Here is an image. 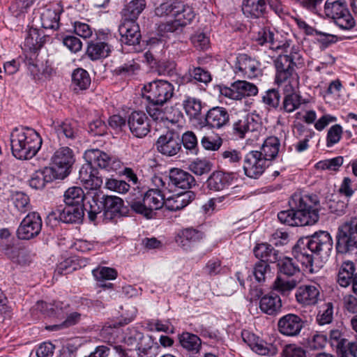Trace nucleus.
<instances>
[{
    "label": "nucleus",
    "instance_id": "nucleus-1",
    "mask_svg": "<svg viewBox=\"0 0 357 357\" xmlns=\"http://www.w3.org/2000/svg\"><path fill=\"white\" fill-rule=\"evenodd\" d=\"M319 204L316 195L294 194L290 202L291 209L280 211L278 220L293 227L314 225L319 220Z\"/></svg>",
    "mask_w": 357,
    "mask_h": 357
},
{
    "label": "nucleus",
    "instance_id": "nucleus-2",
    "mask_svg": "<svg viewBox=\"0 0 357 357\" xmlns=\"http://www.w3.org/2000/svg\"><path fill=\"white\" fill-rule=\"evenodd\" d=\"M333 248V240L328 231H319L310 237L300 238L294 246L292 254L294 259L299 261L310 272H314L313 264L315 258L313 254L326 259Z\"/></svg>",
    "mask_w": 357,
    "mask_h": 357
},
{
    "label": "nucleus",
    "instance_id": "nucleus-3",
    "mask_svg": "<svg viewBox=\"0 0 357 357\" xmlns=\"http://www.w3.org/2000/svg\"><path fill=\"white\" fill-rule=\"evenodd\" d=\"M42 144L40 136L31 128H15L10 135L13 155L20 160L32 158Z\"/></svg>",
    "mask_w": 357,
    "mask_h": 357
},
{
    "label": "nucleus",
    "instance_id": "nucleus-4",
    "mask_svg": "<svg viewBox=\"0 0 357 357\" xmlns=\"http://www.w3.org/2000/svg\"><path fill=\"white\" fill-rule=\"evenodd\" d=\"M165 190L156 188L150 189L146 192L139 190H134L128 199L130 208L136 213L140 214L147 219L153 217L155 211L160 209L165 204Z\"/></svg>",
    "mask_w": 357,
    "mask_h": 357
},
{
    "label": "nucleus",
    "instance_id": "nucleus-5",
    "mask_svg": "<svg viewBox=\"0 0 357 357\" xmlns=\"http://www.w3.org/2000/svg\"><path fill=\"white\" fill-rule=\"evenodd\" d=\"M153 185L158 188L168 192H176L178 190H188L196 185L195 178L188 172L178 168L169 170L168 176H153Z\"/></svg>",
    "mask_w": 357,
    "mask_h": 357
},
{
    "label": "nucleus",
    "instance_id": "nucleus-6",
    "mask_svg": "<svg viewBox=\"0 0 357 357\" xmlns=\"http://www.w3.org/2000/svg\"><path fill=\"white\" fill-rule=\"evenodd\" d=\"M324 13L333 20L335 24L343 30H351L356 24L345 0H326Z\"/></svg>",
    "mask_w": 357,
    "mask_h": 357
},
{
    "label": "nucleus",
    "instance_id": "nucleus-7",
    "mask_svg": "<svg viewBox=\"0 0 357 357\" xmlns=\"http://www.w3.org/2000/svg\"><path fill=\"white\" fill-rule=\"evenodd\" d=\"M336 241V249L340 253L357 248V217L351 218L338 227Z\"/></svg>",
    "mask_w": 357,
    "mask_h": 357
},
{
    "label": "nucleus",
    "instance_id": "nucleus-8",
    "mask_svg": "<svg viewBox=\"0 0 357 357\" xmlns=\"http://www.w3.org/2000/svg\"><path fill=\"white\" fill-rule=\"evenodd\" d=\"M143 97L156 104H165L174 95V86L167 81L158 80L144 85Z\"/></svg>",
    "mask_w": 357,
    "mask_h": 357
},
{
    "label": "nucleus",
    "instance_id": "nucleus-9",
    "mask_svg": "<svg viewBox=\"0 0 357 357\" xmlns=\"http://www.w3.org/2000/svg\"><path fill=\"white\" fill-rule=\"evenodd\" d=\"M52 166L49 168L53 170V174L58 179H64L70 172L75 162V156L73 151L63 146L58 149L51 158Z\"/></svg>",
    "mask_w": 357,
    "mask_h": 357
},
{
    "label": "nucleus",
    "instance_id": "nucleus-10",
    "mask_svg": "<svg viewBox=\"0 0 357 357\" xmlns=\"http://www.w3.org/2000/svg\"><path fill=\"white\" fill-rule=\"evenodd\" d=\"M84 157L93 165L107 172H116L121 168L122 163L118 158L99 149L86 151Z\"/></svg>",
    "mask_w": 357,
    "mask_h": 357
},
{
    "label": "nucleus",
    "instance_id": "nucleus-11",
    "mask_svg": "<svg viewBox=\"0 0 357 357\" xmlns=\"http://www.w3.org/2000/svg\"><path fill=\"white\" fill-rule=\"evenodd\" d=\"M195 13L193 8L180 1L174 20L167 22L162 26L161 29L166 32L173 33L180 28L190 24L195 18Z\"/></svg>",
    "mask_w": 357,
    "mask_h": 357
},
{
    "label": "nucleus",
    "instance_id": "nucleus-12",
    "mask_svg": "<svg viewBox=\"0 0 357 357\" xmlns=\"http://www.w3.org/2000/svg\"><path fill=\"white\" fill-rule=\"evenodd\" d=\"M268 166L264 158L258 153V151L248 152L243 159V171L251 178H258Z\"/></svg>",
    "mask_w": 357,
    "mask_h": 357
},
{
    "label": "nucleus",
    "instance_id": "nucleus-13",
    "mask_svg": "<svg viewBox=\"0 0 357 357\" xmlns=\"http://www.w3.org/2000/svg\"><path fill=\"white\" fill-rule=\"evenodd\" d=\"M180 133L175 130H169L161 135L156 142L158 151L167 156L176 155L181 150Z\"/></svg>",
    "mask_w": 357,
    "mask_h": 357
},
{
    "label": "nucleus",
    "instance_id": "nucleus-14",
    "mask_svg": "<svg viewBox=\"0 0 357 357\" xmlns=\"http://www.w3.org/2000/svg\"><path fill=\"white\" fill-rule=\"evenodd\" d=\"M42 220L40 216L36 212L29 213L22 221L19 226L17 234L19 238L31 239L41 231Z\"/></svg>",
    "mask_w": 357,
    "mask_h": 357
},
{
    "label": "nucleus",
    "instance_id": "nucleus-15",
    "mask_svg": "<svg viewBox=\"0 0 357 357\" xmlns=\"http://www.w3.org/2000/svg\"><path fill=\"white\" fill-rule=\"evenodd\" d=\"M321 287L315 282L301 285L296 289V301L304 306L316 305L320 300Z\"/></svg>",
    "mask_w": 357,
    "mask_h": 357
},
{
    "label": "nucleus",
    "instance_id": "nucleus-16",
    "mask_svg": "<svg viewBox=\"0 0 357 357\" xmlns=\"http://www.w3.org/2000/svg\"><path fill=\"white\" fill-rule=\"evenodd\" d=\"M128 124L132 134L139 138L145 137L150 131V125L146 114L134 111L128 116Z\"/></svg>",
    "mask_w": 357,
    "mask_h": 357
},
{
    "label": "nucleus",
    "instance_id": "nucleus-17",
    "mask_svg": "<svg viewBox=\"0 0 357 357\" xmlns=\"http://www.w3.org/2000/svg\"><path fill=\"white\" fill-rule=\"evenodd\" d=\"M260 128L258 116L254 114L240 115L233 123L234 133L241 138L245 137L247 133L258 130Z\"/></svg>",
    "mask_w": 357,
    "mask_h": 357
},
{
    "label": "nucleus",
    "instance_id": "nucleus-18",
    "mask_svg": "<svg viewBox=\"0 0 357 357\" xmlns=\"http://www.w3.org/2000/svg\"><path fill=\"white\" fill-rule=\"evenodd\" d=\"M241 336L243 341L249 345L251 349L259 355L274 356L278 351V348L275 344L259 340L255 335L248 331H243Z\"/></svg>",
    "mask_w": 357,
    "mask_h": 357
},
{
    "label": "nucleus",
    "instance_id": "nucleus-19",
    "mask_svg": "<svg viewBox=\"0 0 357 357\" xmlns=\"http://www.w3.org/2000/svg\"><path fill=\"white\" fill-rule=\"evenodd\" d=\"M119 31L122 43L128 45H135L139 43L141 33L139 26L135 21L123 20L119 25Z\"/></svg>",
    "mask_w": 357,
    "mask_h": 357
},
{
    "label": "nucleus",
    "instance_id": "nucleus-20",
    "mask_svg": "<svg viewBox=\"0 0 357 357\" xmlns=\"http://www.w3.org/2000/svg\"><path fill=\"white\" fill-rule=\"evenodd\" d=\"M279 331L287 336H295L299 334L302 328V319L294 314L283 316L278 321Z\"/></svg>",
    "mask_w": 357,
    "mask_h": 357
},
{
    "label": "nucleus",
    "instance_id": "nucleus-21",
    "mask_svg": "<svg viewBox=\"0 0 357 357\" xmlns=\"http://www.w3.org/2000/svg\"><path fill=\"white\" fill-rule=\"evenodd\" d=\"M204 121L210 128L219 129L229 123V114L225 108L214 107L207 112Z\"/></svg>",
    "mask_w": 357,
    "mask_h": 357
},
{
    "label": "nucleus",
    "instance_id": "nucleus-22",
    "mask_svg": "<svg viewBox=\"0 0 357 357\" xmlns=\"http://www.w3.org/2000/svg\"><path fill=\"white\" fill-rule=\"evenodd\" d=\"M282 301L280 297L270 293L263 296L259 301V308L262 312L270 316H276L282 311Z\"/></svg>",
    "mask_w": 357,
    "mask_h": 357
},
{
    "label": "nucleus",
    "instance_id": "nucleus-23",
    "mask_svg": "<svg viewBox=\"0 0 357 357\" xmlns=\"http://www.w3.org/2000/svg\"><path fill=\"white\" fill-rule=\"evenodd\" d=\"M204 234L193 228H186L181 231L176 238V242L183 249L190 250L195 243L199 242Z\"/></svg>",
    "mask_w": 357,
    "mask_h": 357
},
{
    "label": "nucleus",
    "instance_id": "nucleus-24",
    "mask_svg": "<svg viewBox=\"0 0 357 357\" xmlns=\"http://www.w3.org/2000/svg\"><path fill=\"white\" fill-rule=\"evenodd\" d=\"M91 82V77L84 68H75L72 73L70 89L75 93H79L86 90Z\"/></svg>",
    "mask_w": 357,
    "mask_h": 357
},
{
    "label": "nucleus",
    "instance_id": "nucleus-25",
    "mask_svg": "<svg viewBox=\"0 0 357 357\" xmlns=\"http://www.w3.org/2000/svg\"><path fill=\"white\" fill-rule=\"evenodd\" d=\"M298 79V75L294 72V68H278L275 82L284 91L288 86L295 89Z\"/></svg>",
    "mask_w": 357,
    "mask_h": 357
},
{
    "label": "nucleus",
    "instance_id": "nucleus-26",
    "mask_svg": "<svg viewBox=\"0 0 357 357\" xmlns=\"http://www.w3.org/2000/svg\"><path fill=\"white\" fill-rule=\"evenodd\" d=\"M104 215L105 218L112 220L123 215L121 211L123 200L116 196H106L103 198Z\"/></svg>",
    "mask_w": 357,
    "mask_h": 357
},
{
    "label": "nucleus",
    "instance_id": "nucleus-27",
    "mask_svg": "<svg viewBox=\"0 0 357 357\" xmlns=\"http://www.w3.org/2000/svg\"><path fill=\"white\" fill-rule=\"evenodd\" d=\"M54 179L58 178L53 174V170L49 167H45L32 174L29 180V185L32 188L43 189L47 183L52 182Z\"/></svg>",
    "mask_w": 357,
    "mask_h": 357
},
{
    "label": "nucleus",
    "instance_id": "nucleus-28",
    "mask_svg": "<svg viewBox=\"0 0 357 357\" xmlns=\"http://www.w3.org/2000/svg\"><path fill=\"white\" fill-rule=\"evenodd\" d=\"M284 98L281 110L287 113H291L298 109L302 104V97L295 92V89L288 86L283 91Z\"/></svg>",
    "mask_w": 357,
    "mask_h": 357
},
{
    "label": "nucleus",
    "instance_id": "nucleus-29",
    "mask_svg": "<svg viewBox=\"0 0 357 357\" xmlns=\"http://www.w3.org/2000/svg\"><path fill=\"white\" fill-rule=\"evenodd\" d=\"M86 161L87 162L84 164L79 171V179L86 189L96 190L102 184V178H96L92 181L89 180L95 169L93 168V163Z\"/></svg>",
    "mask_w": 357,
    "mask_h": 357
},
{
    "label": "nucleus",
    "instance_id": "nucleus-30",
    "mask_svg": "<svg viewBox=\"0 0 357 357\" xmlns=\"http://www.w3.org/2000/svg\"><path fill=\"white\" fill-rule=\"evenodd\" d=\"M59 212V219L66 223H80L84 215L83 205L66 206Z\"/></svg>",
    "mask_w": 357,
    "mask_h": 357
},
{
    "label": "nucleus",
    "instance_id": "nucleus-31",
    "mask_svg": "<svg viewBox=\"0 0 357 357\" xmlns=\"http://www.w3.org/2000/svg\"><path fill=\"white\" fill-rule=\"evenodd\" d=\"M53 126L59 139H73L78 135L77 123L74 121L54 122Z\"/></svg>",
    "mask_w": 357,
    "mask_h": 357
},
{
    "label": "nucleus",
    "instance_id": "nucleus-32",
    "mask_svg": "<svg viewBox=\"0 0 357 357\" xmlns=\"http://www.w3.org/2000/svg\"><path fill=\"white\" fill-rule=\"evenodd\" d=\"M253 251L257 258L261 259V261H264L267 264L275 263L279 261V252L267 243L258 244L255 247Z\"/></svg>",
    "mask_w": 357,
    "mask_h": 357
},
{
    "label": "nucleus",
    "instance_id": "nucleus-33",
    "mask_svg": "<svg viewBox=\"0 0 357 357\" xmlns=\"http://www.w3.org/2000/svg\"><path fill=\"white\" fill-rule=\"evenodd\" d=\"M195 198L192 191H185L177 193L174 197L168 200L167 208L170 211H178L188 206Z\"/></svg>",
    "mask_w": 357,
    "mask_h": 357
},
{
    "label": "nucleus",
    "instance_id": "nucleus-34",
    "mask_svg": "<svg viewBox=\"0 0 357 357\" xmlns=\"http://www.w3.org/2000/svg\"><path fill=\"white\" fill-rule=\"evenodd\" d=\"M231 177L221 171L214 172L207 180L208 188L211 190L220 191L230 185Z\"/></svg>",
    "mask_w": 357,
    "mask_h": 357
},
{
    "label": "nucleus",
    "instance_id": "nucleus-35",
    "mask_svg": "<svg viewBox=\"0 0 357 357\" xmlns=\"http://www.w3.org/2000/svg\"><path fill=\"white\" fill-rule=\"evenodd\" d=\"M280 145V141L277 137H268L262 144L260 151H258V153L268 162L278 155Z\"/></svg>",
    "mask_w": 357,
    "mask_h": 357
},
{
    "label": "nucleus",
    "instance_id": "nucleus-36",
    "mask_svg": "<svg viewBox=\"0 0 357 357\" xmlns=\"http://www.w3.org/2000/svg\"><path fill=\"white\" fill-rule=\"evenodd\" d=\"M355 270L354 262L351 261H344L339 268L337 279L338 284L342 287H347L355 275Z\"/></svg>",
    "mask_w": 357,
    "mask_h": 357
},
{
    "label": "nucleus",
    "instance_id": "nucleus-37",
    "mask_svg": "<svg viewBox=\"0 0 357 357\" xmlns=\"http://www.w3.org/2000/svg\"><path fill=\"white\" fill-rule=\"evenodd\" d=\"M68 307V304L63 302H54V303H47L43 301H38L36 305V310L41 311L44 314L49 317H59Z\"/></svg>",
    "mask_w": 357,
    "mask_h": 357
},
{
    "label": "nucleus",
    "instance_id": "nucleus-38",
    "mask_svg": "<svg viewBox=\"0 0 357 357\" xmlns=\"http://www.w3.org/2000/svg\"><path fill=\"white\" fill-rule=\"evenodd\" d=\"M110 52V46L104 42L89 43L86 52L88 56L93 61L105 58Z\"/></svg>",
    "mask_w": 357,
    "mask_h": 357
},
{
    "label": "nucleus",
    "instance_id": "nucleus-39",
    "mask_svg": "<svg viewBox=\"0 0 357 357\" xmlns=\"http://www.w3.org/2000/svg\"><path fill=\"white\" fill-rule=\"evenodd\" d=\"M145 0H132L123 10V20L135 21L146 8Z\"/></svg>",
    "mask_w": 357,
    "mask_h": 357
},
{
    "label": "nucleus",
    "instance_id": "nucleus-40",
    "mask_svg": "<svg viewBox=\"0 0 357 357\" xmlns=\"http://www.w3.org/2000/svg\"><path fill=\"white\" fill-rule=\"evenodd\" d=\"M1 250L14 262L22 265H25L29 262L26 252L24 249L6 244L1 245Z\"/></svg>",
    "mask_w": 357,
    "mask_h": 357
},
{
    "label": "nucleus",
    "instance_id": "nucleus-41",
    "mask_svg": "<svg viewBox=\"0 0 357 357\" xmlns=\"http://www.w3.org/2000/svg\"><path fill=\"white\" fill-rule=\"evenodd\" d=\"M266 8L265 0H243V10L245 14H248L253 17L261 16Z\"/></svg>",
    "mask_w": 357,
    "mask_h": 357
},
{
    "label": "nucleus",
    "instance_id": "nucleus-42",
    "mask_svg": "<svg viewBox=\"0 0 357 357\" xmlns=\"http://www.w3.org/2000/svg\"><path fill=\"white\" fill-rule=\"evenodd\" d=\"M41 26L45 29H56L59 28V13L56 10L45 8L40 13Z\"/></svg>",
    "mask_w": 357,
    "mask_h": 357
},
{
    "label": "nucleus",
    "instance_id": "nucleus-43",
    "mask_svg": "<svg viewBox=\"0 0 357 357\" xmlns=\"http://www.w3.org/2000/svg\"><path fill=\"white\" fill-rule=\"evenodd\" d=\"M178 340L182 347L188 351L197 353L201 348V340L195 334L184 332L178 335Z\"/></svg>",
    "mask_w": 357,
    "mask_h": 357
},
{
    "label": "nucleus",
    "instance_id": "nucleus-44",
    "mask_svg": "<svg viewBox=\"0 0 357 357\" xmlns=\"http://www.w3.org/2000/svg\"><path fill=\"white\" fill-rule=\"evenodd\" d=\"M84 199V191L80 187L77 186L69 188L63 195V201L66 206L83 205Z\"/></svg>",
    "mask_w": 357,
    "mask_h": 357
},
{
    "label": "nucleus",
    "instance_id": "nucleus-45",
    "mask_svg": "<svg viewBox=\"0 0 357 357\" xmlns=\"http://www.w3.org/2000/svg\"><path fill=\"white\" fill-rule=\"evenodd\" d=\"M296 278L287 279L278 276L273 284V289L282 295H288L299 283Z\"/></svg>",
    "mask_w": 357,
    "mask_h": 357
},
{
    "label": "nucleus",
    "instance_id": "nucleus-46",
    "mask_svg": "<svg viewBox=\"0 0 357 357\" xmlns=\"http://www.w3.org/2000/svg\"><path fill=\"white\" fill-rule=\"evenodd\" d=\"M187 115L190 118L198 119L201 114L202 104L199 99L188 96L183 102Z\"/></svg>",
    "mask_w": 357,
    "mask_h": 357
},
{
    "label": "nucleus",
    "instance_id": "nucleus-47",
    "mask_svg": "<svg viewBox=\"0 0 357 357\" xmlns=\"http://www.w3.org/2000/svg\"><path fill=\"white\" fill-rule=\"evenodd\" d=\"M43 45V41L39 31L36 28H31L25 38L24 46L30 51L36 52L40 50Z\"/></svg>",
    "mask_w": 357,
    "mask_h": 357
},
{
    "label": "nucleus",
    "instance_id": "nucleus-48",
    "mask_svg": "<svg viewBox=\"0 0 357 357\" xmlns=\"http://www.w3.org/2000/svg\"><path fill=\"white\" fill-rule=\"evenodd\" d=\"M278 266L280 272L287 276H294L300 273L298 266L295 263L294 259L290 257H283L278 261Z\"/></svg>",
    "mask_w": 357,
    "mask_h": 357
},
{
    "label": "nucleus",
    "instance_id": "nucleus-49",
    "mask_svg": "<svg viewBox=\"0 0 357 357\" xmlns=\"http://www.w3.org/2000/svg\"><path fill=\"white\" fill-rule=\"evenodd\" d=\"M137 347L139 357H156L158 354L159 347L154 344L149 337Z\"/></svg>",
    "mask_w": 357,
    "mask_h": 357
},
{
    "label": "nucleus",
    "instance_id": "nucleus-50",
    "mask_svg": "<svg viewBox=\"0 0 357 357\" xmlns=\"http://www.w3.org/2000/svg\"><path fill=\"white\" fill-rule=\"evenodd\" d=\"M164 104H156L151 101H149L148 105L146 106V110L148 114L153 121H163L168 120V116L163 108Z\"/></svg>",
    "mask_w": 357,
    "mask_h": 357
},
{
    "label": "nucleus",
    "instance_id": "nucleus-51",
    "mask_svg": "<svg viewBox=\"0 0 357 357\" xmlns=\"http://www.w3.org/2000/svg\"><path fill=\"white\" fill-rule=\"evenodd\" d=\"M179 2L180 0H169L162 3L160 6L155 8V13L159 17L172 15L175 18Z\"/></svg>",
    "mask_w": 357,
    "mask_h": 357
},
{
    "label": "nucleus",
    "instance_id": "nucleus-52",
    "mask_svg": "<svg viewBox=\"0 0 357 357\" xmlns=\"http://www.w3.org/2000/svg\"><path fill=\"white\" fill-rule=\"evenodd\" d=\"M181 145L192 155H197L198 152L197 139L192 131H187L181 137Z\"/></svg>",
    "mask_w": 357,
    "mask_h": 357
},
{
    "label": "nucleus",
    "instance_id": "nucleus-53",
    "mask_svg": "<svg viewBox=\"0 0 357 357\" xmlns=\"http://www.w3.org/2000/svg\"><path fill=\"white\" fill-rule=\"evenodd\" d=\"M83 209L84 212H87L89 220L93 222L96 219L98 214L104 211L103 203L92 198L86 204H83Z\"/></svg>",
    "mask_w": 357,
    "mask_h": 357
},
{
    "label": "nucleus",
    "instance_id": "nucleus-54",
    "mask_svg": "<svg viewBox=\"0 0 357 357\" xmlns=\"http://www.w3.org/2000/svg\"><path fill=\"white\" fill-rule=\"evenodd\" d=\"M11 201L15 207L22 213H25L31 208L29 196L22 192H15L13 193Z\"/></svg>",
    "mask_w": 357,
    "mask_h": 357
},
{
    "label": "nucleus",
    "instance_id": "nucleus-55",
    "mask_svg": "<svg viewBox=\"0 0 357 357\" xmlns=\"http://www.w3.org/2000/svg\"><path fill=\"white\" fill-rule=\"evenodd\" d=\"M234 88L238 91L241 99L245 96H254L258 93L257 86L246 81L235 82Z\"/></svg>",
    "mask_w": 357,
    "mask_h": 357
},
{
    "label": "nucleus",
    "instance_id": "nucleus-56",
    "mask_svg": "<svg viewBox=\"0 0 357 357\" xmlns=\"http://www.w3.org/2000/svg\"><path fill=\"white\" fill-rule=\"evenodd\" d=\"M333 317V305L332 303H325L320 309L317 316V321L319 325L330 324Z\"/></svg>",
    "mask_w": 357,
    "mask_h": 357
},
{
    "label": "nucleus",
    "instance_id": "nucleus-57",
    "mask_svg": "<svg viewBox=\"0 0 357 357\" xmlns=\"http://www.w3.org/2000/svg\"><path fill=\"white\" fill-rule=\"evenodd\" d=\"M146 337H144V334L138 331L135 328H128L124 335V342L128 345L138 346L141 342L144 341Z\"/></svg>",
    "mask_w": 357,
    "mask_h": 357
},
{
    "label": "nucleus",
    "instance_id": "nucleus-58",
    "mask_svg": "<svg viewBox=\"0 0 357 357\" xmlns=\"http://www.w3.org/2000/svg\"><path fill=\"white\" fill-rule=\"evenodd\" d=\"M212 165L207 160H199L192 162L189 165V169L196 175L202 176L208 173L211 170Z\"/></svg>",
    "mask_w": 357,
    "mask_h": 357
},
{
    "label": "nucleus",
    "instance_id": "nucleus-59",
    "mask_svg": "<svg viewBox=\"0 0 357 357\" xmlns=\"http://www.w3.org/2000/svg\"><path fill=\"white\" fill-rule=\"evenodd\" d=\"M92 273L96 280L100 282L107 280H114L117 276L115 269L105 266L94 269Z\"/></svg>",
    "mask_w": 357,
    "mask_h": 357
},
{
    "label": "nucleus",
    "instance_id": "nucleus-60",
    "mask_svg": "<svg viewBox=\"0 0 357 357\" xmlns=\"http://www.w3.org/2000/svg\"><path fill=\"white\" fill-rule=\"evenodd\" d=\"M82 319V314L74 312L69 314L66 318L65 321L60 324L52 325L47 327V329L51 331H56L66 328L72 326L77 324Z\"/></svg>",
    "mask_w": 357,
    "mask_h": 357
},
{
    "label": "nucleus",
    "instance_id": "nucleus-61",
    "mask_svg": "<svg viewBox=\"0 0 357 357\" xmlns=\"http://www.w3.org/2000/svg\"><path fill=\"white\" fill-rule=\"evenodd\" d=\"M36 0H17L10 6L12 14L16 17H20L33 5Z\"/></svg>",
    "mask_w": 357,
    "mask_h": 357
},
{
    "label": "nucleus",
    "instance_id": "nucleus-62",
    "mask_svg": "<svg viewBox=\"0 0 357 357\" xmlns=\"http://www.w3.org/2000/svg\"><path fill=\"white\" fill-rule=\"evenodd\" d=\"M343 157L337 156L331 159L319 161L317 163L316 167L319 169H328L337 171L343 164Z\"/></svg>",
    "mask_w": 357,
    "mask_h": 357
},
{
    "label": "nucleus",
    "instance_id": "nucleus-63",
    "mask_svg": "<svg viewBox=\"0 0 357 357\" xmlns=\"http://www.w3.org/2000/svg\"><path fill=\"white\" fill-rule=\"evenodd\" d=\"M222 144V139L218 136H204L201 139L203 148L208 151H218Z\"/></svg>",
    "mask_w": 357,
    "mask_h": 357
},
{
    "label": "nucleus",
    "instance_id": "nucleus-64",
    "mask_svg": "<svg viewBox=\"0 0 357 357\" xmlns=\"http://www.w3.org/2000/svg\"><path fill=\"white\" fill-rule=\"evenodd\" d=\"M253 273L258 282H264L270 273V266L264 261H260L255 264Z\"/></svg>",
    "mask_w": 357,
    "mask_h": 357
}]
</instances>
